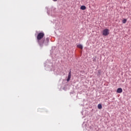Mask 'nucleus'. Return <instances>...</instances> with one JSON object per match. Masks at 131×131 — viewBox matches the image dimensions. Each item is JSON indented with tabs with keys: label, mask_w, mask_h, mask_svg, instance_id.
I'll return each instance as SVG.
<instances>
[{
	"label": "nucleus",
	"mask_w": 131,
	"mask_h": 131,
	"mask_svg": "<svg viewBox=\"0 0 131 131\" xmlns=\"http://www.w3.org/2000/svg\"><path fill=\"white\" fill-rule=\"evenodd\" d=\"M97 107H98V108L99 109H102V104H99L98 105Z\"/></svg>",
	"instance_id": "nucleus-7"
},
{
	"label": "nucleus",
	"mask_w": 131,
	"mask_h": 131,
	"mask_svg": "<svg viewBox=\"0 0 131 131\" xmlns=\"http://www.w3.org/2000/svg\"><path fill=\"white\" fill-rule=\"evenodd\" d=\"M80 9L81 10H82V11H84V10L86 9V7L85 6L83 5L80 7Z\"/></svg>",
	"instance_id": "nucleus-5"
},
{
	"label": "nucleus",
	"mask_w": 131,
	"mask_h": 131,
	"mask_svg": "<svg viewBox=\"0 0 131 131\" xmlns=\"http://www.w3.org/2000/svg\"><path fill=\"white\" fill-rule=\"evenodd\" d=\"M77 47L79 48V49H81V50H82V49L83 48V47H82V45L79 44V45H78L77 46Z\"/></svg>",
	"instance_id": "nucleus-6"
},
{
	"label": "nucleus",
	"mask_w": 131,
	"mask_h": 131,
	"mask_svg": "<svg viewBox=\"0 0 131 131\" xmlns=\"http://www.w3.org/2000/svg\"><path fill=\"white\" fill-rule=\"evenodd\" d=\"M110 30L108 29H105L102 31V35L104 36H107V35H109Z\"/></svg>",
	"instance_id": "nucleus-2"
},
{
	"label": "nucleus",
	"mask_w": 131,
	"mask_h": 131,
	"mask_svg": "<svg viewBox=\"0 0 131 131\" xmlns=\"http://www.w3.org/2000/svg\"><path fill=\"white\" fill-rule=\"evenodd\" d=\"M117 93H118V94H121V93H122V89L118 88L117 90Z\"/></svg>",
	"instance_id": "nucleus-3"
},
{
	"label": "nucleus",
	"mask_w": 131,
	"mask_h": 131,
	"mask_svg": "<svg viewBox=\"0 0 131 131\" xmlns=\"http://www.w3.org/2000/svg\"><path fill=\"white\" fill-rule=\"evenodd\" d=\"M70 78H71V72H70L69 73L67 81H69L70 80Z\"/></svg>",
	"instance_id": "nucleus-4"
},
{
	"label": "nucleus",
	"mask_w": 131,
	"mask_h": 131,
	"mask_svg": "<svg viewBox=\"0 0 131 131\" xmlns=\"http://www.w3.org/2000/svg\"><path fill=\"white\" fill-rule=\"evenodd\" d=\"M53 2H57L58 0H52Z\"/></svg>",
	"instance_id": "nucleus-9"
},
{
	"label": "nucleus",
	"mask_w": 131,
	"mask_h": 131,
	"mask_svg": "<svg viewBox=\"0 0 131 131\" xmlns=\"http://www.w3.org/2000/svg\"><path fill=\"white\" fill-rule=\"evenodd\" d=\"M43 36H45V33L43 32H40L38 34L37 36V40L38 45L40 47H43V43H45V39L43 38Z\"/></svg>",
	"instance_id": "nucleus-1"
},
{
	"label": "nucleus",
	"mask_w": 131,
	"mask_h": 131,
	"mask_svg": "<svg viewBox=\"0 0 131 131\" xmlns=\"http://www.w3.org/2000/svg\"><path fill=\"white\" fill-rule=\"evenodd\" d=\"M126 21H127L126 19H124L122 21V23H123V24H125L126 23Z\"/></svg>",
	"instance_id": "nucleus-8"
}]
</instances>
